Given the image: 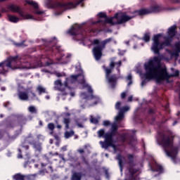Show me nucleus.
I'll return each mask as SVG.
<instances>
[{
    "mask_svg": "<svg viewBox=\"0 0 180 180\" xmlns=\"http://www.w3.org/2000/svg\"><path fill=\"white\" fill-rule=\"evenodd\" d=\"M160 61V60L158 57H155L153 59L150 60L148 63H145L146 77L154 78L158 82L168 77L167 69H162L161 68V66H155V64H158Z\"/></svg>",
    "mask_w": 180,
    "mask_h": 180,
    "instance_id": "nucleus-1",
    "label": "nucleus"
},
{
    "mask_svg": "<svg viewBox=\"0 0 180 180\" xmlns=\"http://www.w3.org/2000/svg\"><path fill=\"white\" fill-rule=\"evenodd\" d=\"M153 12H157V8L153 7L150 10H140L139 11H135L134 13L127 14V13H120L115 14L113 18H108L107 20L108 23H110V25H120L122 23H124L126 22H129L133 18H136V16H143V15H148V13H153Z\"/></svg>",
    "mask_w": 180,
    "mask_h": 180,
    "instance_id": "nucleus-2",
    "label": "nucleus"
},
{
    "mask_svg": "<svg viewBox=\"0 0 180 180\" xmlns=\"http://www.w3.org/2000/svg\"><path fill=\"white\" fill-rule=\"evenodd\" d=\"M85 77L83 75H72L70 78H66L65 81L64 82V86L65 89L63 88V82L60 79H57L54 82V89L56 91H60L62 92L63 95H67L68 93L65 91H68L70 88L68 87L69 84H73L75 82L77 79H82L81 82L82 84H85Z\"/></svg>",
    "mask_w": 180,
    "mask_h": 180,
    "instance_id": "nucleus-3",
    "label": "nucleus"
},
{
    "mask_svg": "<svg viewBox=\"0 0 180 180\" xmlns=\"http://www.w3.org/2000/svg\"><path fill=\"white\" fill-rule=\"evenodd\" d=\"M110 41H112V38L105 39L101 42V44L98 39H95L93 41V44L96 46L93 49V54L97 61L101 60L102 58V49H105L106 44H108V43H110Z\"/></svg>",
    "mask_w": 180,
    "mask_h": 180,
    "instance_id": "nucleus-4",
    "label": "nucleus"
},
{
    "mask_svg": "<svg viewBox=\"0 0 180 180\" xmlns=\"http://www.w3.org/2000/svg\"><path fill=\"white\" fill-rule=\"evenodd\" d=\"M160 37H161V35H155L153 37V45L152 46V51L155 54L160 53V50H162L165 47H167V46H169V42L165 41V43L160 44Z\"/></svg>",
    "mask_w": 180,
    "mask_h": 180,
    "instance_id": "nucleus-5",
    "label": "nucleus"
},
{
    "mask_svg": "<svg viewBox=\"0 0 180 180\" xmlns=\"http://www.w3.org/2000/svg\"><path fill=\"white\" fill-rule=\"evenodd\" d=\"M86 86H87L88 88L89 93H82V99H87V101H89V102L91 103V105H96V103L99 102V98H98L97 96H94V94H92V92H94V91L92 90V88H91V86L86 84Z\"/></svg>",
    "mask_w": 180,
    "mask_h": 180,
    "instance_id": "nucleus-6",
    "label": "nucleus"
},
{
    "mask_svg": "<svg viewBox=\"0 0 180 180\" xmlns=\"http://www.w3.org/2000/svg\"><path fill=\"white\" fill-rule=\"evenodd\" d=\"M20 61V58L18 56H11L8 58V62H6L4 63H0V67H3L4 71H8V68H12L16 64V63H19Z\"/></svg>",
    "mask_w": 180,
    "mask_h": 180,
    "instance_id": "nucleus-7",
    "label": "nucleus"
},
{
    "mask_svg": "<svg viewBox=\"0 0 180 180\" xmlns=\"http://www.w3.org/2000/svg\"><path fill=\"white\" fill-rule=\"evenodd\" d=\"M13 178L15 180H34L36 179V174L25 176L22 174H16L13 176Z\"/></svg>",
    "mask_w": 180,
    "mask_h": 180,
    "instance_id": "nucleus-8",
    "label": "nucleus"
},
{
    "mask_svg": "<svg viewBox=\"0 0 180 180\" xmlns=\"http://www.w3.org/2000/svg\"><path fill=\"white\" fill-rule=\"evenodd\" d=\"M104 139L105 140L104 142H100V144H101L103 148H108V147H110L112 145L108 141H109V140H112V134L109 133L105 134Z\"/></svg>",
    "mask_w": 180,
    "mask_h": 180,
    "instance_id": "nucleus-9",
    "label": "nucleus"
},
{
    "mask_svg": "<svg viewBox=\"0 0 180 180\" xmlns=\"http://www.w3.org/2000/svg\"><path fill=\"white\" fill-rule=\"evenodd\" d=\"M77 5H79V3H77V4H74L72 3L68 4H59L58 6L62 11H67L68 9H74V8H77Z\"/></svg>",
    "mask_w": 180,
    "mask_h": 180,
    "instance_id": "nucleus-10",
    "label": "nucleus"
},
{
    "mask_svg": "<svg viewBox=\"0 0 180 180\" xmlns=\"http://www.w3.org/2000/svg\"><path fill=\"white\" fill-rule=\"evenodd\" d=\"M166 154L168 157H171L173 160H175L178 155V148H172L170 151H166Z\"/></svg>",
    "mask_w": 180,
    "mask_h": 180,
    "instance_id": "nucleus-11",
    "label": "nucleus"
},
{
    "mask_svg": "<svg viewBox=\"0 0 180 180\" xmlns=\"http://www.w3.org/2000/svg\"><path fill=\"white\" fill-rule=\"evenodd\" d=\"M176 26H172L170 28H169V30L167 32L168 33V37H165V39L167 40V39H169L170 37H174L175 34H176Z\"/></svg>",
    "mask_w": 180,
    "mask_h": 180,
    "instance_id": "nucleus-12",
    "label": "nucleus"
},
{
    "mask_svg": "<svg viewBox=\"0 0 180 180\" xmlns=\"http://www.w3.org/2000/svg\"><path fill=\"white\" fill-rule=\"evenodd\" d=\"M108 84H110V88H113L116 84V77L115 76H108L106 77Z\"/></svg>",
    "mask_w": 180,
    "mask_h": 180,
    "instance_id": "nucleus-13",
    "label": "nucleus"
},
{
    "mask_svg": "<svg viewBox=\"0 0 180 180\" xmlns=\"http://www.w3.org/2000/svg\"><path fill=\"white\" fill-rule=\"evenodd\" d=\"M18 98L20 101H29V95L26 92L20 91L18 93Z\"/></svg>",
    "mask_w": 180,
    "mask_h": 180,
    "instance_id": "nucleus-14",
    "label": "nucleus"
},
{
    "mask_svg": "<svg viewBox=\"0 0 180 180\" xmlns=\"http://www.w3.org/2000/svg\"><path fill=\"white\" fill-rule=\"evenodd\" d=\"M8 9L10 10L11 12H18V13L19 14H20V12H22L19 6H15V5L8 6Z\"/></svg>",
    "mask_w": 180,
    "mask_h": 180,
    "instance_id": "nucleus-15",
    "label": "nucleus"
},
{
    "mask_svg": "<svg viewBox=\"0 0 180 180\" xmlns=\"http://www.w3.org/2000/svg\"><path fill=\"white\" fill-rule=\"evenodd\" d=\"M115 65H117L118 68H120L122 65V61L119 60L118 62L115 63V60L112 59L110 63V68H115Z\"/></svg>",
    "mask_w": 180,
    "mask_h": 180,
    "instance_id": "nucleus-16",
    "label": "nucleus"
},
{
    "mask_svg": "<svg viewBox=\"0 0 180 180\" xmlns=\"http://www.w3.org/2000/svg\"><path fill=\"white\" fill-rule=\"evenodd\" d=\"M176 53H172V57H178V53H180V42L176 44L175 45Z\"/></svg>",
    "mask_w": 180,
    "mask_h": 180,
    "instance_id": "nucleus-17",
    "label": "nucleus"
},
{
    "mask_svg": "<svg viewBox=\"0 0 180 180\" xmlns=\"http://www.w3.org/2000/svg\"><path fill=\"white\" fill-rule=\"evenodd\" d=\"M75 134L74 130L71 129L70 131H66L64 134L65 139H70V137H72Z\"/></svg>",
    "mask_w": 180,
    "mask_h": 180,
    "instance_id": "nucleus-18",
    "label": "nucleus"
},
{
    "mask_svg": "<svg viewBox=\"0 0 180 180\" xmlns=\"http://www.w3.org/2000/svg\"><path fill=\"white\" fill-rule=\"evenodd\" d=\"M8 19L10 22H13V23H18L20 20L19 18L14 15H8Z\"/></svg>",
    "mask_w": 180,
    "mask_h": 180,
    "instance_id": "nucleus-19",
    "label": "nucleus"
},
{
    "mask_svg": "<svg viewBox=\"0 0 180 180\" xmlns=\"http://www.w3.org/2000/svg\"><path fill=\"white\" fill-rule=\"evenodd\" d=\"M63 123L65 124V130H68V129H70V123H71V120H70V118H64Z\"/></svg>",
    "mask_w": 180,
    "mask_h": 180,
    "instance_id": "nucleus-20",
    "label": "nucleus"
},
{
    "mask_svg": "<svg viewBox=\"0 0 180 180\" xmlns=\"http://www.w3.org/2000/svg\"><path fill=\"white\" fill-rule=\"evenodd\" d=\"M124 119V114L123 112H119L118 115L115 117V122H120Z\"/></svg>",
    "mask_w": 180,
    "mask_h": 180,
    "instance_id": "nucleus-21",
    "label": "nucleus"
},
{
    "mask_svg": "<svg viewBox=\"0 0 180 180\" xmlns=\"http://www.w3.org/2000/svg\"><path fill=\"white\" fill-rule=\"evenodd\" d=\"M20 15L21 18H23V19H33V16L30 14H25L22 11L20 12Z\"/></svg>",
    "mask_w": 180,
    "mask_h": 180,
    "instance_id": "nucleus-22",
    "label": "nucleus"
},
{
    "mask_svg": "<svg viewBox=\"0 0 180 180\" xmlns=\"http://www.w3.org/2000/svg\"><path fill=\"white\" fill-rule=\"evenodd\" d=\"M37 91H38L39 95H41V94H46V88L43 87V86H38L37 88Z\"/></svg>",
    "mask_w": 180,
    "mask_h": 180,
    "instance_id": "nucleus-23",
    "label": "nucleus"
},
{
    "mask_svg": "<svg viewBox=\"0 0 180 180\" xmlns=\"http://www.w3.org/2000/svg\"><path fill=\"white\" fill-rule=\"evenodd\" d=\"M48 129L51 131H54V129H56V125H54V123L50 122L48 124Z\"/></svg>",
    "mask_w": 180,
    "mask_h": 180,
    "instance_id": "nucleus-24",
    "label": "nucleus"
},
{
    "mask_svg": "<svg viewBox=\"0 0 180 180\" xmlns=\"http://www.w3.org/2000/svg\"><path fill=\"white\" fill-rule=\"evenodd\" d=\"M163 143H165V146H169L172 144V139L167 138V139H165L163 141Z\"/></svg>",
    "mask_w": 180,
    "mask_h": 180,
    "instance_id": "nucleus-25",
    "label": "nucleus"
},
{
    "mask_svg": "<svg viewBox=\"0 0 180 180\" xmlns=\"http://www.w3.org/2000/svg\"><path fill=\"white\" fill-rule=\"evenodd\" d=\"M56 77L58 78H60L61 77H66L67 75H65V72H56L55 73Z\"/></svg>",
    "mask_w": 180,
    "mask_h": 180,
    "instance_id": "nucleus-26",
    "label": "nucleus"
},
{
    "mask_svg": "<svg viewBox=\"0 0 180 180\" xmlns=\"http://www.w3.org/2000/svg\"><path fill=\"white\" fill-rule=\"evenodd\" d=\"M28 110L29 112H30V113H36L37 110H36V107L31 105L28 108Z\"/></svg>",
    "mask_w": 180,
    "mask_h": 180,
    "instance_id": "nucleus-27",
    "label": "nucleus"
},
{
    "mask_svg": "<svg viewBox=\"0 0 180 180\" xmlns=\"http://www.w3.org/2000/svg\"><path fill=\"white\" fill-rule=\"evenodd\" d=\"M105 77H110V74H112V69L105 68Z\"/></svg>",
    "mask_w": 180,
    "mask_h": 180,
    "instance_id": "nucleus-28",
    "label": "nucleus"
},
{
    "mask_svg": "<svg viewBox=\"0 0 180 180\" xmlns=\"http://www.w3.org/2000/svg\"><path fill=\"white\" fill-rule=\"evenodd\" d=\"M98 137H105V130L104 129H100L98 131Z\"/></svg>",
    "mask_w": 180,
    "mask_h": 180,
    "instance_id": "nucleus-29",
    "label": "nucleus"
},
{
    "mask_svg": "<svg viewBox=\"0 0 180 180\" xmlns=\"http://www.w3.org/2000/svg\"><path fill=\"white\" fill-rule=\"evenodd\" d=\"M130 110V107H129V106H125V107H123V108L120 110V112H121V113H124V114L125 112H128V110Z\"/></svg>",
    "mask_w": 180,
    "mask_h": 180,
    "instance_id": "nucleus-30",
    "label": "nucleus"
},
{
    "mask_svg": "<svg viewBox=\"0 0 180 180\" xmlns=\"http://www.w3.org/2000/svg\"><path fill=\"white\" fill-rule=\"evenodd\" d=\"M73 179H75V180H81V174L78 173H74Z\"/></svg>",
    "mask_w": 180,
    "mask_h": 180,
    "instance_id": "nucleus-31",
    "label": "nucleus"
},
{
    "mask_svg": "<svg viewBox=\"0 0 180 180\" xmlns=\"http://www.w3.org/2000/svg\"><path fill=\"white\" fill-rule=\"evenodd\" d=\"M27 4H28L29 5H32V6H34V8H37V4L33 1H27Z\"/></svg>",
    "mask_w": 180,
    "mask_h": 180,
    "instance_id": "nucleus-32",
    "label": "nucleus"
},
{
    "mask_svg": "<svg viewBox=\"0 0 180 180\" xmlns=\"http://www.w3.org/2000/svg\"><path fill=\"white\" fill-rule=\"evenodd\" d=\"M122 105V103L120 102H117L116 104H115V109L119 110L120 109V106Z\"/></svg>",
    "mask_w": 180,
    "mask_h": 180,
    "instance_id": "nucleus-33",
    "label": "nucleus"
},
{
    "mask_svg": "<svg viewBox=\"0 0 180 180\" xmlns=\"http://www.w3.org/2000/svg\"><path fill=\"white\" fill-rule=\"evenodd\" d=\"M143 40L145 41H150V35L148 34H145L144 37H143Z\"/></svg>",
    "mask_w": 180,
    "mask_h": 180,
    "instance_id": "nucleus-34",
    "label": "nucleus"
},
{
    "mask_svg": "<svg viewBox=\"0 0 180 180\" xmlns=\"http://www.w3.org/2000/svg\"><path fill=\"white\" fill-rule=\"evenodd\" d=\"M91 123H98V119L94 117H91V119H90Z\"/></svg>",
    "mask_w": 180,
    "mask_h": 180,
    "instance_id": "nucleus-35",
    "label": "nucleus"
},
{
    "mask_svg": "<svg viewBox=\"0 0 180 180\" xmlns=\"http://www.w3.org/2000/svg\"><path fill=\"white\" fill-rule=\"evenodd\" d=\"M111 130L112 131L117 130V125H116V124H112L111 127Z\"/></svg>",
    "mask_w": 180,
    "mask_h": 180,
    "instance_id": "nucleus-36",
    "label": "nucleus"
},
{
    "mask_svg": "<svg viewBox=\"0 0 180 180\" xmlns=\"http://www.w3.org/2000/svg\"><path fill=\"white\" fill-rule=\"evenodd\" d=\"M103 126L105 127H108V126H110V122L109 121H104L103 123Z\"/></svg>",
    "mask_w": 180,
    "mask_h": 180,
    "instance_id": "nucleus-37",
    "label": "nucleus"
},
{
    "mask_svg": "<svg viewBox=\"0 0 180 180\" xmlns=\"http://www.w3.org/2000/svg\"><path fill=\"white\" fill-rule=\"evenodd\" d=\"M178 75H179V71L176 70L175 73L170 75V77H178Z\"/></svg>",
    "mask_w": 180,
    "mask_h": 180,
    "instance_id": "nucleus-38",
    "label": "nucleus"
},
{
    "mask_svg": "<svg viewBox=\"0 0 180 180\" xmlns=\"http://www.w3.org/2000/svg\"><path fill=\"white\" fill-rule=\"evenodd\" d=\"M118 161H119V165H120V168H122L123 162H122V159H120V156H119V158H118Z\"/></svg>",
    "mask_w": 180,
    "mask_h": 180,
    "instance_id": "nucleus-39",
    "label": "nucleus"
},
{
    "mask_svg": "<svg viewBox=\"0 0 180 180\" xmlns=\"http://www.w3.org/2000/svg\"><path fill=\"white\" fill-rule=\"evenodd\" d=\"M77 152L79 153V154H84L85 153V150L84 149L80 148L77 150Z\"/></svg>",
    "mask_w": 180,
    "mask_h": 180,
    "instance_id": "nucleus-40",
    "label": "nucleus"
},
{
    "mask_svg": "<svg viewBox=\"0 0 180 180\" xmlns=\"http://www.w3.org/2000/svg\"><path fill=\"white\" fill-rule=\"evenodd\" d=\"M98 16L100 18H105L106 16V14L103 13H98Z\"/></svg>",
    "mask_w": 180,
    "mask_h": 180,
    "instance_id": "nucleus-41",
    "label": "nucleus"
},
{
    "mask_svg": "<svg viewBox=\"0 0 180 180\" xmlns=\"http://www.w3.org/2000/svg\"><path fill=\"white\" fill-rule=\"evenodd\" d=\"M127 94L126 92H123L121 94V98L122 99H124V98H126Z\"/></svg>",
    "mask_w": 180,
    "mask_h": 180,
    "instance_id": "nucleus-42",
    "label": "nucleus"
},
{
    "mask_svg": "<svg viewBox=\"0 0 180 180\" xmlns=\"http://www.w3.org/2000/svg\"><path fill=\"white\" fill-rule=\"evenodd\" d=\"M53 137L56 140L58 141L60 140V136H58V135L56 134V135H53Z\"/></svg>",
    "mask_w": 180,
    "mask_h": 180,
    "instance_id": "nucleus-43",
    "label": "nucleus"
},
{
    "mask_svg": "<svg viewBox=\"0 0 180 180\" xmlns=\"http://www.w3.org/2000/svg\"><path fill=\"white\" fill-rule=\"evenodd\" d=\"M127 100L128 102H131V101H133V96H130L129 97H128Z\"/></svg>",
    "mask_w": 180,
    "mask_h": 180,
    "instance_id": "nucleus-44",
    "label": "nucleus"
},
{
    "mask_svg": "<svg viewBox=\"0 0 180 180\" xmlns=\"http://www.w3.org/2000/svg\"><path fill=\"white\" fill-rule=\"evenodd\" d=\"M78 127H80L81 129L84 128V124L82 123H77Z\"/></svg>",
    "mask_w": 180,
    "mask_h": 180,
    "instance_id": "nucleus-45",
    "label": "nucleus"
},
{
    "mask_svg": "<svg viewBox=\"0 0 180 180\" xmlns=\"http://www.w3.org/2000/svg\"><path fill=\"white\" fill-rule=\"evenodd\" d=\"M62 151H67V146H63L61 148Z\"/></svg>",
    "mask_w": 180,
    "mask_h": 180,
    "instance_id": "nucleus-46",
    "label": "nucleus"
},
{
    "mask_svg": "<svg viewBox=\"0 0 180 180\" xmlns=\"http://www.w3.org/2000/svg\"><path fill=\"white\" fill-rule=\"evenodd\" d=\"M127 79H128L129 81H131V75H128Z\"/></svg>",
    "mask_w": 180,
    "mask_h": 180,
    "instance_id": "nucleus-47",
    "label": "nucleus"
},
{
    "mask_svg": "<svg viewBox=\"0 0 180 180\" xmlns=\"http://www.w3.org/2000/svg\"><path fill=\"white\" fill-rule=\"evenodd\" d=\"M18 158H23V156H22V153L18 154Z\"/></svg>",
    "mask_w": 180,
    "mask_h": 180,
    "instance_id": "nucleus-48",
    "label": "nucleus"
},
{
    "mask_svg": "<svg viewBox=\"0 0 180 180\" xmlns=\"http://www.w3.org/2000/svg\"><path fill=\"white\" fill-rule=\"evenodd\" d=\"M32 99H33V98H36V94L32 93Z\"/></svg>",
    "mask_w": 180,
    "mask_h": 180,
    "instance_id": "nucleus-49",
    "label": "nucleus"
},
{
    "mask_svg": "<svg viewBox=\"0 0 180 180\" xmlns=\"http://www.w3.org/2000/svg\"><path fill=\"white\" fill-rule=\"evenodd\" d=\"M71 96H75V93L74 91L70 93Z\"/></svg>",
    "mask_w": 180,
    "mask_h": 180,
    "instance_id": "nucleus-50",
    "label": "nucleus"
},
{
    "mask_svg": "<svg viewBox=\"0 0 180 180\" xmlns=\"http://www.w3.org/2000/svg\"><path fill=\"white\" fill-rule=\"evenodd\" d=\"M57 129H61L63 127L60 124L56 126Z\"/></svg>",
    "mask_w": 180,
    "mask_h": 180,
    "instance_id": "nucleus-51",
    "label": "nucleus"
},
{
    "mask_svg": "<svg viewBox=\"0 0 180 180\" xmlns=\"http://www.w3.org/2000/svg\"><path fill=\"white\" fill-rule=\"evenodd\" d=\"M49 134H50L51 136H53V134H54V131H51V132L49 133Z\"/></svg>",
    "mask_w": 180,
    "mask_h": 180,
    "instance_id": "nucleus-52",
    "label": "nucleus"
},
{
    "mask_svg": "<svg viewBox=\"0 0 180 180\" xmlns=\"http://www.w3.org/2000/svg\"><path fill=\"white\" fill-rule=\"evenodd\" d=\"M46 99H50V96H46Z\"/></svg>",
    "mask_w": 180,
    "mask_h": 180,
    "instance_id": "nucleus-53",
    "label": "nucleus"
},
{
    "mask_svg": "<svg viewBox=\"0 0 180 180\" xmlns=\"http://www.w3.org/2000/svg\"><path fill=\"white\" fill-rule=\"evenodd\" d=\"M49 143L50 144H53V139H50Z\"/></svg>",
    "mask_w": 180,
    "mask_h": 180,
    "instance_id": "nucleus-54",
    "label": "nucleus"
},
{
    "mask_svg": "<svg viewBox=\"0 0 180 180\" xmlns=\"http://www.w3.org/2000/svg\"><path fill=\"white\" fill-rule=\"evenodd\" d=\"M39 124H40V126H43V122L39 121Z\"/></svg>",
    "mask_w": 180,
    "mask_h": 180,
    "instance_id": "nucleus-55",
    "label": "nucleus"
},
{
    "mask_svg": "<svg viewBox=\"0 0 180 180\" xmlns=\"http://www.w3.org/2000/svg\"><path fill=\"white\" fill-rule=\"evenodd\" d=\"M19 154L22 153V150L18 149Z\"/></svg>",
    "mask_w": 180,
    "mask_h": 180,
    "instance_id": "nucleus-56",
    "label": "nucleus"
},
{
    "mask_svg": "<svg viewBox=\"0 0 180 180\" xmlns=\"http://www.w3.org/2000/svg\"><path fill=\"white\" fill-rule=\"evenodd\" d=\"M75 136V139H78V135H73Z\"/></svg>",
    "mask_w": 180,
    "mask_h": 180,
    "instance_id": "nucleus-57",
    "label": "nucleus"
},
{
    "mask_svg": "<svg viewBox=\"0 0 180 180\" xmlns=\"http://www.w3.org/2000/svg\"><path fill=\"white\" fill-rule=\"evenodd\" d=\"M38 15H40V13H42L41 12H37V13Z\"/></svg>",
    "mask_w": 180,
    "mask_h": 180,
    "instance_id": "nucleus-58",
    "label": "nucleus"
},
{
    "mask_svg": "<svg viewBox=\"0 0 180 180\" xmlns=\"http://www.w3.org/2000/svg\"><path fill=\"white\" fill-rule=\"evenodd\" d=\"M131 82H130L129 84H128V85H131Z\"/></svg>",
    "mask_w": 180,
    "mask_h": 180,
    "instance_id": "nucleus-59",
    "label": "nucleus"
},
{
    "mask_svg": "<svg viewBox=\"0 0 180 180\" xmlns=\"http://www.w3.org/2000/svg\"><path fill=\"white\" fill-rule=\"evenodd\" d=\"M6 0H0V2H4Z\"/></svg>",
    "mask_w": 180,
    "mask_h": 180,
    "instance_id": "nucleus-60",
    "label": "nucleus"
},
{
    "mask_svg": "<svg viewBox=\"0 0 180 180\" xmlns=\"http://www.w3.org/2000/svg\"><path fill=\"white\" fill-rule=\"evenodd\" d=\"M112 147H113L114 149L115 148V145H112Z\"/></svg>",
    "mask_w": 180,
    "mask_h": 180,
    "instance_id": "nucleus-61",
    "label": "nucleus"
},
{
    "mask_svg": "<svg viewBox=\"0 0 180 180\" xmlns=\"http://www.w3.org/2000/svg\"><path fill=\"white\" fill-rule=\"evenodd\" d=\"M28 137H32V134H30V135L28 136Z\"/></svg>",
    "mask_w": 180,
    "mask_h": 180,
    "instance_id": "nucleus-62",
    "label": "nucleus"
},
{
    "mask_svg": "<svg viewBox=\"0 0 180 180\" xmlns=\"http://www.w3.org/2000/svg\"><path fill=\"white\" fill-rule=\"evenodd\" d=\"M27 68V69H29V68H27V67H26V68Z\"/></svg>",
    "mask_w": 180,
    "mask_h": 180,
    "instance_id": "nucleus-63",
    "label": "nucleus"
},
{
    "mask_svg": "<svg viewBox=\"0 0 180 180\" xmlns=\"http://www.w3.org/2000/svg\"><path fill=\"white\" fill-rule=\"evenodd\" d=\"M0 117H3L2 115H0Z\"/></svg>",
    "mask_w": 180,
    "mask_h": 180,
    "instance_id": "nucleus-64",
    "label": "nucleus"
}]
</instances>
